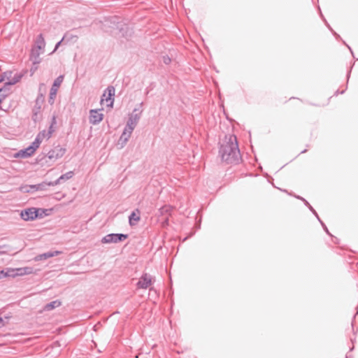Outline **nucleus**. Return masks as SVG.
<instances>
[{
	"mask_svg": "<svg viewBox=\"0 0 358 358\" xmlns=\"http://www.w3.org/2000/svg\"><path fill=\"white\" fill-rule=\"evenodd\" d=\"M219 155L222 162L228 164H237L241 160L237 138L235 135L229 136L227 141L220 145Z\"/></svg>",
	"mask_w": 358,
	"mask_h": 358,
	"instance_id": "1",
	"label": "nucleus"
},
{
	"mask_svg": "<svg viewBox=\"0 0 358 358\" xmlns=\"http://www.w3.org/2000/svg\"><path fill=\"white\" fill-rule=\"evenodd\" d=\"M129 235L122 233H111L106 235L101 239L102 243H117L125 241Z\"/></svg>",
	"mask_w": 358,
	"mask_h": 358,
	"instance_id": "2",
	"label": "nucleus"
},
{
	"mask_svg": "<svg viewBox=\"0 0 358 358\" xmlns=\"http://www.w3.org/2000/svg\"><path fill=\"white\" fill-rule=\"evenodd\" d=\"M64 80V76H59L53 82L52 85L50 90L48 103L50 105H53L55 103V99L57 95V92L58 91L59 87H60L62 83Z\"/></svg>",
	"mask_w": 358,
	"mask_h": 358,
	"instance_id": "3",
	"label": "nucleus"
},
{
	"mask_svg": "<svg viewBox=\"0 0 358 358\" xmlns=\"http://www.w3.org/2000/svg\"><path fill=\"white\" fill-rule=\"evenodd\" d=\"M44 101V96L42 93H39L35 100V104L32 109L31 119L34 122H37L40 117L39 113L41 112L42 103Z\"/></svg>",
	"mask_w": 358,
	"mask_h": 358,
	"instance_id": "4",
	"label": "nucleus"
},
{
	"mask_svg": "<svg viewBox=\"0 0 358 358\" xmlns=\"http://www.w3.org/2000/svg\"><path fill=\"white\" fill-rule=\"evenodd\" d=\"M20 215L24 221H33L38 219V210L34 207L25 208L21 210Z\"/></svg>",
	"mask_w": 358,
	"mask_h": 358,
	"instance_id": "5",
	"label": "nucleus"
},
{
	"mask_svg": "<svg viewBox=\"0 0 358 358\" xmlns=\"http://www.w3.org/2000/svg\"><path fill=\"white\" fill-rule=\"evenodd\" d=\"M296 199H299V200H301L303 202L304 205L306 206H307L308 208V209L312 212L313 213V216H315L317 219V220L320 222V223L321 224L323 229L324 230V231L328 234V235H330V232L327 228V227L325 225V224L320 220L317 213L316 212V210L313 208V206L309 203V202L306 199H304L303 197L299 196V195H293Z\"/></svg>",
	"mask_w": 358,
	"mask_h": 358,
	"instance_id": "6",
	"label": "nucleus"
},
{
	"mask_svg": "<svg viewBox=\"0 0 358 358\" xmlns=\"http://www.w3.org/2000/svg\"><path fill=\"white\" fill-rule=\"evenodd\" d=\"M115 91V87L113 86L110 85L106 87L101 96V101L102 102L104 99V97H106L107 106L113 107L114 103Z\"/></svg>",
	"mask_w": 358,
	"mask_h": 358,
	"instance_id": "7",
	"label": "nucleus"
},
{
	"mask_svg": "<svg viewBox=\"0 0 358 358\" xmlns=\"http://www.w3.org/2000/svg\"><path fill=\"white\" fill-rule=\"evenodd\" d=\"M66 152V149L64 148L61 147L60 145H57L53 149L49 150L47 154V157L50 160H56L62 157Z\"/></svg>",
	"mask_w": 358,
	"mask_h": 358,
	"instance_id": "8",
	"label": "nucleus"
},
{
	"mask_svg": "<svg viewBox=\"0 0 358 358\" xmlns=\"http://www.w3.org/2000/svg\"><path fill=\"white\" fill-rule=\"evenodd\" d=\"M141 117H140L139 113H130L129 115V118L125 126V127L127 128V131L132 132L135 129L136 126L137 125Z\"/></svg>",
	"mask_w": 358,
	"mask_h": 358,
	"instance_id": "9",
	"label": "nucleus"
},
{
	"mask_svg": "<svg viewBox=\"0 0 358 358\" xmlns=\"http://www.w3.org/2000/svg\"><path fill=\"white\" fill-rule=\"evenodd\" d=\"M103 118V115L99 112V110L92 109L90 110V122L94 125L100 123Z\"/></svg>",
	"mask_w": 358,
	"mask_h": 358,
	"instance_id": "10",
	"label": "nucleus"
},
{
	"mask_svg": "<svg viewBox=\"0 0 358 358\" xmlns=\"http://www.w3.org/2000/svg\"><path fill=\"white\" fill-rule=\"evenodd\" d=\"M36 152V150L29 145L28 147L20 150L15 154V157L25 159L31 157Z\"/></svg>",
	"mask_w": 358,
	"mask_h": 358,
	"instance_id": "11",
	"label": "nucleus"
},
{
	"mask_svg": "<svg viewBox=\"0 0 358 358\" xmlns=\"http://www.w3.org/2000/svg\"><path fill=\"white\" fill-rule=\"evenodd\" d=\"M152 284L150 275L146 273H143L136 285L138 288L147 289Z\"/></svg>",
	"mask_w": 358,
	"mask_h": 358,
	"instance_id": "12",
	"label": "nucleus"
},
{
	"mask_svg": "<svg viewBox=\"0 0 358 358\" xmlns=\"http://www.w3.org/2000/svg\"><path fill=\"white\" fill-rule=\"evenodd\" d=\"M40 50L31 48L29 55V59L32 62L34 65H37L41 63V59L40 58Z\"/></svg>",
	"mask_w": 358,
	"mask_h": 358,
	"instance_id": "13",
	"label": "nucleus"
},
{
	"mask_svg": "<svg viewBox=\"0 0 358 358\" xmlns=\"http://www.w3.org/2000/svg\"><path fill=\"white\" fill-rule=\"evenodd\" d=\"M74 176V173L72 171H68L64 174L60 176L56 180L52 181L51 185L53 186L57 185L61 182L69 180L73 178Z\"/></svg>",
	"mask_w": 358,
	"mask_h": 358,
	"instance_id": "14",
	"label": "nucleus"
},
{
	"mask_svg": "<svg viewBox=\"0 0 358 358\" xmlns=\"http://www.w3.org/2000/svg\"><path fill=\"white\" fill-rule=\"evenodd\" d=\"M131 134L132 132L127 131V128L124 127V131L120 137L117 144L118 145H120V148H122L126 145Z\"/></svg>",
	"mask_w": 358,
	"mask_h": 358,
	"instance_id": "15",
	"label": "nucleus"
},
{
	"mask_svg": "<svg viewBox=\"0 0 358 358\" xmlns=\"http://www.w3.org/2000/svg\"><path fill=\"white\" fill-rule=\"evenodd\" d=\"M140 210L138 209H135L131 212L130 215L129 216V224L130 226H134L136 223L140 220Z\"/></svg>",
	"mask_w": 358,
	"mask_h": 358,
	"instance_id": "16",
	"label": "nucleus"
},
{
	"mask_svg": "<svg viewBox=\"0 0 358 358\" xmlns=\"http://www.w3.org/2000/svg\"><path fill=\"white\" fill-rule=\"evenodd\" d=\"M45 47V41L42 34H40L37 36L34 45L32 47L34 48H36L38 50H44Z\"/></svg>",
	"mask_w": 358,
	"mask_h": 358,
	"instance_id": "17",
	"label": "nucleus"
},
{
	"mask_svg": "<svg viewBox=\"0 0 358 358\" xmlns=\"http://www.w3.org/2000/svg\"><path fill=\"white\" fill-rule=\"evenodd\" d=\"M49 186H52L51 182H47L44 181L41 183L30 185V189L31 191H44Z\"/></svg>",
	"mask_w": 358,
	"mask_h": 358,
	"instance_id": "18",
	"label": "nucleus"
},
{
	"mask_svg": "<svg viewBox=\"0 0 358 358\" xmlns=\"http://www.w3.org/2000/svg\"><path fill=\"white\" fill-rule=\"evenodd\" d=\"M14 273V278L16 276L23 275L26 274H30L32 273V268L31 267H22V268H13Z\"/></svg>",
	"mask_w": 358,
	"mask_h": 358,
	"instance_id": "19",
	"label": "nucleus"
},
{
	"mask_svg": "<svg viewBox=\"0 0 358 358\" xmlns=\"http://www.w3.org/2000/svg\"><path fill=\"white\" fill-rule=\"evenodd\" d=\"M10 76H8V80L6 82V86H11L17 83L20 82L22 78V75L21 73H15L12 78H10Z\"/></svg>",
	"mask_w": 358,
	"mask_h": 358,
	"instance_id": "20",
	"label": "nucleus"
},
{
	"mask_svg": "<svg viewBox=\"0 0 358 358\" xmlns=\"http://www.w3.org/2000/svg\"><path fill=\"white\" fill-rule=\"evenodd\" d=\"M15 274V273H14L13 268H6L5 269H2L1 271H0V279L6 277L14 278Z\"/></svg>",
	"mask_w": 358,
	"mask_h": 358,
	"instance_id": "21",
	"label": "nucleus"
},
{
	"mask_svg": "<svg viewBox=\"0 0 358 358\" xmlns=\"http://www.w3.org/2000/svg\"><path fill=\"white\" fill-rule=\"evenodd\" d=\"M61 304H62V303L60 301L55 300V301H52L45 304V306H44V310H47V311L52 310L55 309V308L60 306Z\"/></svg>",
	"mask_w": 358,
	"mask_h": 358,
	"instance_id": "22",
	"label": "nucleus"
},
{
	"mask_svg": "<svg viewBox=\"0 0 358 358\" xmlns=\"http://www.w3.org/2000/svg\"><path fill=\"white\" fill-rule=\"evenodd\" d=\"M172 212V207L169 205H164L159 209L160 215L169 217Z\"/></svg>",
	"mask_w": 358,
	"mask_h": 358,
	"instance_id": "23",
	"label": "nucleus"
},
{
	"mask_svg": "<svg viewBox=\"0 0 358 358\" xmlns=\"http://www.w3.org/2000/svg\"><path fill=\"white\" fill-rule=\"evenodd\" d=\"M56 124H57L56 116L53 115L52 117L51 123H50V125L49 127L48 131H47V134H46L48 139H49L52 136V133L55 131L54 127Z\"/></svg>",
	"mask_w": 358,
	"mask_h": 358,
	"instance_id": "24",
	"label": "nucleus"
},
{
	"mask_svg": "<svg viewBox=\"0 0 358 358\" xmlns=\"http://www.w3.org/2000/svg\"><path fill=\"white\" fill-rule=\"evenodd\" d=\"M60 253H61V252L57 251V250L53 251V252H45L43 254L38 255V259H39V260L46 259L49 257H52L57 256V255H59Z\"/></svg>",
	"mask_w": 358,
	"mask_h": 358,
	"instance_id": "25",
	"label": "nucleus"
},
{
	"mask_svg": "<svg viewBox=\"0 0 358 358\" xmlns=\"http://www.w3.org/2000/svg\"><path fill=\"white\" fill-rule=\"evenodd\" d=\"M36 210H38V219L49 215V211L50 210V209L41 208H36Z\"/></svg>",
	"mask_w": 358,
	"mask_h": 358,
	"instance_id": "26",
	"label": "nucleus"
},
{
	"mask_svg": "<svg viewBox=\"0 0 358 358\" xmlns=\"http://www.w3.org/2000/svg\"><path fill=\"white\" fill-rule=\"evenodd\" d=\"M42 141L40 136H36L34 141L31 143V145L36 150L39 148Z\"/></svg>",
	"mask_w": 358,
	"mask_h": 358,
	"instance_id": "27",
	"label": "nucleus"
},
{
	"mask_svg": "<svg viewBox=\"0 0 358 358\" xmlns=\"http://www.w3.org/2000/svg\"><path fill=\"white\" fill-rule=\"evenodd\" d=\"M143 102L138 103L136 108L133 110L132 113L131 114H135V113H139L140 117H141L142 112H143Z\"/></svg>",
	"mask_w": 358,
	"mask_h": 358,
	"instance_id": "28",
	"label": "nucleus"
},
{
	"mask_svg": "<svg viewBox=\"0 0 358 358\" xmlns=\"http://www.w3.org/2000/svg\"><path fill=\"white\" fill-rule=\"evenodd\" d=\"M12 72L11 71H5L3 73L0 75V83L4 81L6 79L8 80V77L11 76Z\"/></svg>",
	"mask_w": 358,
	"mask_h": 358,
	"instance_id": "29",
	"label": "nucleus"
},
{
	"mask_svg": "<svg viewBox=\"0 0 358 358\" xmlns=\"http://www.w3.org/2000/svg\"><path fill=\"white\" fill-rule=\"evenodd\" d=\"M8 90H9V87L6 86V83L3 84V85L2 87H0V93H1V94L5 93Z\"/></svg>",
	"mask_w": 358,
	"mask_h": 358,
	"instance_id": "30",
	"label": "nucleus"
},
{
	"mask_svg": "<svg viewBox=\"0 0 358 358\" xmlns=\"http://www.w3.org/2000/svg\"><path fill=\"white\" fill-rule=\"evenodd\" d=\"M47 131L45 130H43L40 131L37 136H40V138L43 140L44 138H47Z\"/></svg>",
	"mask_w": 358,
	"mask_h": 358,
	"instance_id": "31",
	"label": "nucleus"
},
{
	"mask_svg": "<svg viewBox=\"0 0 358 358\" xmlns=\"http://www.w3.org/2000/svg\"><path fill=\"white\" fill-rule=\"evenodd\" d=\"M171 59L168 55L163 57V62L165 64H169L171 63Z\"/></svg>",
	"mask_w": 358,
	"mask_h": 358,
	"instance_id": "32",
	"label": "nucleus"
},
{
	"mask_svg": "<svg viewBox=\"0 0 358 358\" xmlns=\"http://www.w3.org/2000/svg\"><path fill=\"white\" fill-rule=\"evenodd\" d=\"M64 38V36L59 42H57L56 43L55 48H54L53 51L52 52V53L55 52L59 48V47L60 46Z\"/></svg>",
	"mask_w": 358,
	"mask_h": 358,
	"instance_id": "33",
	"label": "nucleus"
},
{
	"mask_svg": "<svg viewBox=\"0 0 358 358\" xmlns=\"http://www.w3.org/2000/svg\"><path fill=\"white\" fill-rule=\"evenodd\" d=\"M8 96V93H2L0 94V104L2 103V101L6 99V97Z\"/></svg>",
	"mask_w": 358,
	"mask_h": 358,
	"instance_id": "34",
	"label": "nucleus"
},
{
	"mask_svg": "<svg viewBox=\"0 0 358 358\" xmlns=\"http://www.w3.org/2000/svg\"><path fill=\"white\" fill-rule=\"evenodd\" d=\"M169 217H166L164 218V220L162 221V226L163 227H165V226H168L169 225Z\"/></svg>",
	"mask_w": 358,
	"mask_h": 358,
	"instance_id": "35",
	"label": "nucleus"
},
{
	"mask_svg": "<svg viewBox=\"0 0 358 358\" xmlns=\"http://www.w3.org/2000/svg\"><path fill=\"white\" fill-rule=\"evenodd\" d=\"M329 236L332 237V241L334 243H336V244H338L339 243V239L337 237L333 236L331 233H330Z\"/></svg>",
	"mask_w": 358,
	"mask_h": 358,
	"instance_id": "36",
	"label": "nucleus"
},
{
	"mask_svg": "<svg viewBox=\"0 0 358 358\" xmlns=\"http://www.w3.org/2000/svg\"><path fill=\"white\" fill-rule=\"evenodd\" d=\"M6 325V322L3 319V317H0V328L4 327Z\"/></svg>",
	"mask_w": 358,
	"mask_h": 358,
	"instance_id": "37",
	"label": "nucleus"
},
{
	"mask_svg": "<svg viewBox=\"0 0 358 358\" xmlns=\"http://www.w3.org/2000/svg\"><path fill=\"white\" fill-rule=\"evenodd\" d=\"M345 90H342V91H339V90H336V91L335 92L334 95H335V96H337V95H338L339 94H344V93H345Z\"/></svg>",
	"mask_w": 358,
	"mask_h": 358,
	"instance_id": "38",
	"label": "nucleus"
},
{
	"mask_svg": "<svg viewBox=\"0 0 358 358\" xmlns=\"http://www.w3.org/2000/svg\"><path fill=\"white\" fill-rule=\"evenodd\" d=\"M37 68H38V66L36 65L33 64V66L31 68V70H30L31 75L34 73V71L37 69Z\"/></svg>",
	"mask_w": 358,
	"mask_h": 358,
	"instance_id": "39",
	"label": "nucleus"
},
{
	"mask_svg": "<svg viewBox=\"0 0 358 358\" xmlns=\"http://www.w3.org/2000/svg\"><path fill=\"white\" fill-rule=\"evenodd\" d=\"M324 22L329 30H332V28L331 27V26L329 25V24L328 23V22L327 21V20L325 18H324Z\"/></svg>",
	"mask_w": 358,
	"mask_h": 358,
	"instance_id": "40",
	"label": "nucleus"
},
{
	"mask_svg": "<svg viewBox=\"0 0 358 358\" xmlns=\"http://www.w3.org/2000/svg\"><path fill=\"white\" fill-rule=\"evenodd\" d=\"M126 29L127 30L125 31V32H122V36H123V37H127V36H129V34H128V31H129L128 27H126Z\"/></svg>",
	"mask_w": 358,
	"mask_h": 358,
	"instance_id": "41",
	"label": "nucleus"
},
{
	"mask_svg": "<svg viewBox=\"0 0 358 358\" xmlns=\"http://www.w3.org/2000/svg\"><path fill=\"white\" fill-rule=\"evenodd\" d=\"M318 10H319V13H320V15L321 17V18L322 19V20L324 21V18H325L322 13V10L320 9V7L318 6Z\"/></svg>",
	"mask_w": 358,
	"mask_h": 358,
	"instance_id": "42",
	"label": "nucleus"
},
{
	"mask_svg": "<svg viewBox=\"0 0 358 358\" xmlns=\"http://www.w3.org/2000/svg\"><path fill=\"white\" fill-rule=\"evenodd\" d=\"M194 234V232L192 233L189 236H186L183 238L182 241H185L186 240H187L189 237L192 236Z\"/></svg>",
	"mask_w": 358,
	"mask_h": 358,
	"instance_id": "43",
	"label": "nucleus"
},
{
	"mask_svg": "<svg viewBox=\"0 0 358 358\" xmlns=\"http://www.w3.org/2000/svg\"><path fill=\"white\" fill-rule=\"evenodd\" d=\"M343 43L348 48V49L350 50L352 55H353V52H352L351 48L348 45H347L345 41H343ZM352 56L354 57V55H352Z\"/></svg>",
	"mask_w": 358,
	"mask_h": 358,
	"instance_id": "44",
	"label": "nucleus"
},
{
	"mask_svg": "<svg viewBox=\"0 0 358 358\" xmlns=\"http://www.w3.org/2000/svg\"><path fill=\"white\" fill-rule=\"evenodd\" d=\"M201 227V220H199V223L196 225V229H199Z\"/></svg>",
	"mask_w": 358,
	"mask_h": 358,
	"instance_id": "45",
	"label": "nucleus"
},
{
	"mask_svg": "<svg viewBox=\"0 0 358 358\" xmlns=\"http://www.w3.org/2000/svg\"><path fill=\"white\" fill-rule=\"evenodd\" d=\"M335 37H336V38L337 40H342V39H341V36H340V35H339V34H338L335 36Z\"/></svg>",
	"mask_w": 358,
	"mask_h": 358,
	"instance_id": "46",
	"label": "nucleus"
},
{
	"mask_svg": "<svg viewBox=\"0 0 358 358\" xmlns=\"http://www.w3.org/2000/svg\"><path fill=\"white\" fill-rule=\"evenodd\" d=\"M330 31H331L332 34H333L334 36L337 34V33H336V32L333 29H332V30H330Z\"/></svg>",
	"mask_w": 358,
	"mask_h": 358,
	"instance_id": "47",
	"label": "nucleus"
},
{
	"mask_svg": "<svg viewBox=\"0 0 358 358\" xmlns=\"http://www.w3.org/2000/svg\"><path fill=\"white\" fill-rule=\"evenodd\" d=\"M117 28L119 29L120 32H122L124 31V29L122 27H119V26H117Z\"/></svg>",
	"mask_w": 358,
	"mask_h": 358,
	"instance_id": "48",
	"label": "nucleus"
},
{
	"mask_svg": "<svg viewBox=\"0 0 358 358\" xmlns=\"http://www.w3.org/2000/svg\"><path fill=\"white\" fill-rule=\"evenodd\" d=\"M350 75V71H348V75H347V79H348V80H349Z\"/></svg>",
	"mask_w": 358,
	"mask_h": 358,
	"instance_id": "49",
	"label": "nucleus"
},
{
	"mask_svg": "<svg viewBox=\"0 0 358 358\" xmlns=\"http://www.w3.org/2000/svg\"><path fill=\"white\" fill-rule=\"evenodd\" d=\"M357 312L355 313V315H354V318H355L356 315H358V306H357Z\"/></svg>",
	"mask_w": 358,
	"mask_h": 358,
	"instance_id": "50",
	"label": "nucleus"
},
{
	"mask_svg": "<svg viewBox=\"0 0 358 358\" xmlns=\"http://www.w3.org/2000/svg\"><path fill=\"white\" fill-rule=\"evenodd\" d=\"M307 152V149H305L303 150H302L300 154H303V153H306Z\"/></svg>",
	"mask_w": 358,
	"mask_h": 358,
	"instance_id": "51",
	"label": "nucleus"
},
{
	"mask_svg": "<svg viewBox=\"0 0 358 358\" xmlns=\"http://www.w3.org/2000/svg\"><path fill=\"white\" fill-rule=\"evenodd\" d=\"M0 110H5L2 108V106H0Z\"/></svg>",
	"mask_w": 358,
	"mask_h": 358,
	"instance_id": "52",
	"label": "nucleus"
},
{
	"mask_svg": "<svg viewBox=\"0 0 358 358\" xmlns=\"http://www.w3.org/2000/svg\"><path fill=\"white\" fill-rule=\"evenodd\" d=\"M353 326H354V322H353V321H352V327H353Z\"/></svg>",
	"mask_w": 358,
	"mask_h": 358,
	"instance_id": "53",
	"label": "nucleus"
},
{
	"mask_svg": "<svg viewBox=\"0 0 358 358\" xmlns=\"http://www.w3.org/2000/svg\"><path fill=\"white\" fill-rule=\"evenodd\" d=\"M282 192H287V190L286 189H284V190H282Z\"/></svg>",
	"mask_w": 358,
	"mask_h": 358,
	"instance_id": "54",
	"label": "nucleus"
},
{
	"mask_svg": "<svg viewBox=\"0 0 358 358\" xmlns=\"http://www.w3.org/2000/svg\"><path fill=\"white\" fill-rule=\"evenodd\" d=\"M357 60H358V59H357Z\"/></svg>",
	"mask_w": 358,
	"mask_h": 358,
	"instance_id": "55",
	"label": "nucleus"
}]
</instances>
